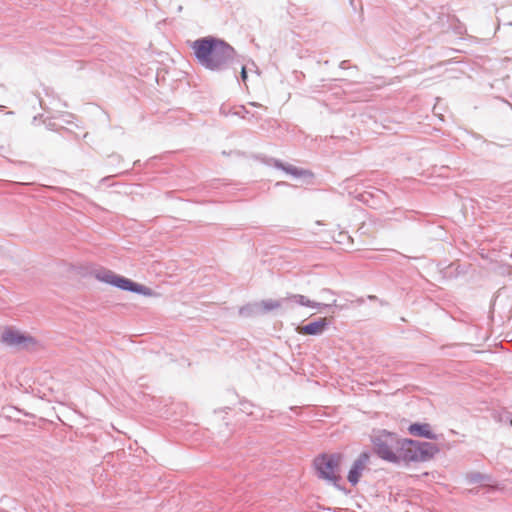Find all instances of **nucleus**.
<instances>
[{"label": "nucleus", "mask_w": 512, "mask_h": 512, "mask_svg": "<svg viewBox=\"0 0 512 512\" xmlns=\"http://www.w3.org/2000/svg\"><path fill=\"white\" fill-rule=\"evenodd\" d=\"M4 108V106L0 105V110H2Z\"/></svg>", "instance_id": "nucleus-19"}, {"label": "nucleus", "mask_w": 512, "mask_h": 512, "mask_svg": "<svg viewBox=\"0 0 512 512\" xmlns=\"http://www.w3.org/2000/svg\"><path fill=\"white\" fill-rule=\"evenodd\" d=\"M193 49L197 62L205 69L220 71L224 66V40L207 36L195 40Z\"/></svg>", "instance_id": "nucleus-1"}, {"label": "nucleus", "mask_w": 512, "mask_h": 512, "mask_svg": "<svg viewBox=\"0 0 512 512\" xmlns=\"http://www.w3.org/2000/svg\"><path fill=\"white\" fill-rule=\"evenodd\" d=\"M251 117H252V118H255L256 120H258V119L260 118V117H259V116H257L256 114H251Z\"/></svg>", "instance_id": "nucleus-17"}, {"label": "nucleus", "mask_w": 512, "mask_h": 512, "mask_svg": "<svg viewBox=\"0 0 512 512\" xmlns=\"http://www.w3.org/2000/svg\"><path fill=\"white\" fill-rule=\"evenodd\" d=\"M248 114H249V111L244 106H239V107L233 108V109L229 110L228 112L226 111V117L229 115H233V116H239L241 118H246V115H248Z\"/></svg>", "instance_id": "nucleus-13"}, {"label": "nucleus", "mask_w": 512, "mask_h": 512, "mask_svg": "<svg viewBox=\"0 0 512 512\" xmlns=\"http://www.w3.org/2000/svg\"><path fill=\"white\" fill-rule=\"evenodd\" d=\"M283 301H285V304L295 303V304L310 307L313 309H321L322 307L330 306L328 304H322L319 302L312 301V300L308 299L306 296L301 295V294L289 295L288 297L283 298Z\"/></svg>", "instance_id": "nucleus-10"}, {"label": "nucleus", "mask_w": 512, "mask_h": 512, "mask_svg": "<svg viewBox=\"0 0 512 512\" xmlns=\"http://www.w3.org/2000/svg\"><path fill=\"white\" fill-rule=\"evenodd\" d=\"M284 304L285 301H283V298L280 300L267 299L259 303H253L245 307H242L240 309V314L250 316L252 314L266 313L277 308H280Z\"/></svg>", "instance_id": "nucleus-6"}, {"label": "nucleus", "mask_w": 512, "mask_h": 512, "mask_svg": "<svg viewBox=\"0 0 512 512\" xmlns=\"http://www.w3.org/2000/svg\"><path fill=\"white\" fill-rule=\"evenodd\" d=\"M241 78L242 80L245 82L246 79H247V72H246V68L244 66H242V69H241Z\"/></svg>", "instance_id": "nucleus-16"}, {"label": "nucleus", "mask_w": 512, "mask_h": 512, "mask_svg": "<svg viewBox=\"0 0 512 512\" xmlns=\"http://www.w3.org/2000/svg\"><path fill=\"white\" fill-rule=\"evenodd\" d=\"M235 53V50L234 48L229 45L228 43H226V61L231 58Z\"/></svg>", "instance_id": "nucleus-14"}, {"label": "nucleus", "mask_w": 512, "mask_h": 512, "mask_svg": "<svg viewBox=\"0 0 512 512\" xmlns=\"http://www.w3.org/2000/svg\"><path fill=\"white\" fill-rule=\"evenodd\" d=\"M252 106H260L259 104L257 103H251Z\"/></svg>", "instance_id": "nucleus-18"}, {"label": "nucleus", "mask_w": 512, "mask_h": 512, "mask_svg": "<svg viewBox=\"0 0 512 512\" xmlns=\"http://www.w3.org/2000/svg\"><path fill=\"white\" fill-rule=\"evenodd\" d=\"M401 440L396 433L380 430L372 436L374 452L382 460L399 463Z\"/></svg>", "instance_id": "nucleus-2"}, {"label": "nucleus", "mask_w": 512, "mask_h": 512, "mask_svg": "<svg viewBox=\"0 0 512 512\" xmlns=\"http://www.w3.org/2000/svg\"><path fill=\"white\" fill-rule=\"evenodd\" d=\"M439 452L438 447L431 442H420L411 439H402L399 449V463L425 462Z\"/></svg>", "instance_id": "nucleus-3"}, {"label": "nucleus", "mask_w": 512, "mask_h": 512, "mask_svg": "<svg viewBox=\"0 0 512 512\" xmlns=\"http://www.w3.org/2000/svg\"><path fill=\"white\" fill-rule=\"evenodd\" d=\"M500 421H509L510 425L512 426V414L509 412H504L503 415L500 417Z\"/></svg>", "instance_id": "nucleus-15"}, {"label": "nucleus", "mask_w": 512, "mask_h": 512, "mask_svg": "<svg viewBox=\"0 0 512 512\" xmlns=\"http://www.w3.org/2000/svg\"><path fill=\"white\" fill-rule=\"evenodd\" d=\"M2 341L10 346H26L28 343H31L33 339L19 331L6 329L2 334Z\"/></svg>", "instance_id": "nucleus-8"}, {"label": "nucleus", "mask_w": 512, "mask_h": 512, "mask_svg": "<svg viewBox=\"0 0 512 512\" xmlns=\"http://www.w3.org/2000/svg\"><path fill=\"white\" fill-rule=\"evenodd\" d=\"M342 455L339 453L322 454L315 458L314 466L319 478L325 479L333 484L340 480V463Z\"/></svg>", "instance_id": "nucleus-5"}, {"label": "nucleus", "mask_w": 512, "mask_h": 512, "mask_svg": "<svg viewBox=\"0 0 512 512\" xmlns=\"http://www.w3.org/2000/svg\"><path fill=\"white\" fill-rule=\"evenodd\" d=\"M327 325L325 318L300 326L298 332L303 335H320Z\"/></svg>", "instance_id": "nucleus-11"}, {"label": "nucleus", "mask_w": 512, "mask_h": 512, "mask_svg": "<svg viewBox=\"0 0 512 512\" xmlns=\"http://www.w3.org/2000/svg\"><path fill=\"white\" fill-rule=\"evenodd\" d=\"M409 433L431 440H435L437 436L431 431L430 425L427 423H413L408 428Z\"/></svg>", "instance_id": "nucleus-12"}, {"label": "nucleus", "mask_w": 512, "mask_h": 512, "mask_svg": "<svg viewBox=\"0 0 512 512\" xmlns=\"http://www.w3.org/2000/svg\"><path fill=\"white\" fill-rule=\"evenodd\" d=\"M93 274L97 280L106 284L113 285L121 290L131 291L143 295L151 294L150 288L120 276L109 269L100 268L95 270Z\"/></svg>", "instance_id": "nucleus-4"}, {"label": "nucleus", "mask_w": 512, "mask_h": 512, "mask_svg": "<svg viewBox=\"0 0 512 512\" xmlns=\"http://www.w3.org/2000/svg\"><path fill=\"white\" fill-rule=\"evenodd\" d=\"M369 459H370L369 454L367 452H362L358 456V458L354 461V463L348 473V476H347V479L351 485L355 486L359 482L362 472L366 468V465L368 464Z\"/></svg>", "instance_id": "nucleus-7"}, {"label": "nucleus", "mask_w": 512, "mask_h": 512, "mask_svg": "<svg viewBox=\"0 0 512 512\" xmlns=\"http://www.w3.org/2000/svg\"><path fill=\"white\" fill-rule=\"evenodd\" d=\"M271 162L273 163L274 167H276L277 169L283 170L284 172H286L287 174H289L295 178L311 177L312 176V173L309 170L298 168L291 164H285V163L281 162L280 160L271 159Z\"/></svg>", "instance_id": "nucleus-9"}]
</instances>
